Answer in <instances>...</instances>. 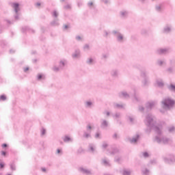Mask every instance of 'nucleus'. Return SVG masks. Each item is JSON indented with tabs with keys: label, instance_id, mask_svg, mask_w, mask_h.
I'll return each instance as SVG.
<instances>
[{
	"label": "nucleus",
	"instance_id": "obj_1",
	"mask_svg": "<svg viewBox=\"0 0 175 175\" xmlns=\"http://www.w3.org/2000/svg\"><path fill=\"white\" fill-rule=\"evenodd\" d=\"M144 122L148 127L146 129V133H148V135L151 133L152 129L155 131L157 133V136L154 138V142H156L158 144H169V142H171V140L162 134V126L157 124L155 116H152L151 113H148L146 116Z\"/></svg>",
	"mask_w": 175,
	"mask_h": 175
},
{
	"label": "nucleus",
	"instance_id": "obj_2",
	"mask_svg": "<svg viewBox=\"0 0 175 175\" xmlns=\"http://www.w3.org/2000/svg\"><path fill=\"white\" fill-rule=\"evenodd\" d=\"M174 100L170 98H165L161 101V105L165 110H170L174 106Z\"/></svg>",
	"mask_w": 175,
	"mask_h": 175
},
{
	"label": "nucleus",
	"instance_id": "obj_3",
	"mask_svg": "<svg viewBox=\"0 0 175 175\" xmlns=\"http://www.w3.org/2000/svg\"><path fill=\"white\" fill-rule=\"evenodd\" d=\"M66 64H68V61L65 59H62L59 62V66H55L53 67V70L54 72H59V70H63L64 68L66 66Z\"/></svg>",
	"mask_w": 175,
	"mask_h": 175
},
{
	"label": "nucleus",
	"instance_id": "obj_4",
	"mask_svg": "<svg viewBox=\"0 0 175 175\" xmlns=\"http://www.w3.org/2000/svg\"><path fill=\"white\" fill-rule=\"evenodd\" d=\"M12 8L14 9V19L15 20H19L20 19V16H21V13H20V4H18V3H13L11 5Z\"/></svg>",
	"mask_w": 175,
	"mask_h": 175
},
{
	"label": "nucleus",
	"instance_id": "obj_5",
	"mask_svg": "<svg viewBox=\"0 0 175 175\" xmlns=\"http://www.w3.org/2000/svg\"><path fill=\"white\" fill-rule=\"evenodd\" d=\"M140 76L143 78L142 81V87H148L150 85V78L147 76V72L146 71H142Z\"/></svg>",
	"mask_w": 175,
	"mask_h": 175
},
{
	"label": "nucleus",
	"instance_id": "obj_6",
	"mask_svg": "<svg viewBox=\"0 0 175 175\" xmlns=\"http://www.w3.org/2000/svg\"><path fill=\"white\" fill-rule=\"evenodd\" d=\"M163 159L164 162L168 165H173V163H175L174 154H167L163 157Z\"/></svg>",
	"mask_w": 175,
	"mask_h": 175
},
{
	"label": "nucleus",
	"instance_id": "obj_7",
	"mask_svg": "<svg viewBox=\"0 0 175 175\" xmlns=\"http://www.w3.org/2000/svg\"><path fill=\"white\" fill-rule=\"evenodd\" d=\"M112 33L116 38L117 42H118L119 43H124V34L121 33L120 31L113 30L112 31Z\"/></svg>",
	"mask_w": 175,
	"mask_h": 175
},
{
	"label": "nucleus",
	"instance_id": "obj_8",
	"mask_svg": "<svg viewBox=\"0 0 175 175\" xmlns=\"http://www.w3.org/2000/svg\"><path fill=\"white\" fill-rule=\"evenodd\" d=\"M91 132H92V124H88L86 131L83 132V137H85V139L91 137Z\"/></svg>",
	"mask_w": 175,
	"mask_h": 175
},
{
	"label": "nucleus",
	"instance_id": "obj_9",
	"mask_svg": "<svg viewBox=\"0 0 175 175\" xmlns=\"http://www.w3.org/2000/svg\"><path fill=\"white\" fill-rule=\"evenodd\" d=\"M110 126V123L106 119H101L100 120V128L102 129H106Z\"/></svg>",
	"mask_w": 175,
	"mask_h": 175
},
{
	"label": "nucleus",
	"instance_id": "obj_10",
	"mask_svg": "<svg viewBox=\"0 0 175 175\" xmlns=\"http://www.w3.org/2000/svg\"><path fill=\"white\" fill-rule=\"evenodd\" d=\"M139 139H140V135L136 134L132 138H129V141L131 144H136L139 142Z\"/></svg>",
	"mask_w": 175,
	"mask_h": 175
},
{
	"label": "nucleus",
	"instance_id": "obj_11",
	"mask_svg": "<svg viewBox=\"0 0 175 175\" xmlns=\"http://www.w3.org/2000/svg\"><path fill=\"white\" fill-rule=\"evenodd\" d=\"M170 67L167 69L168 73H174L175 72V62L174 60H170Z\"/></svg>",
	"mask_w": 175,
	"mask_h": 175
},
{
	"label": "nucleus",
	"instance_id": "obj_12",
	"mask_svg": "<svg viewBox=\"0 0 175 175\" xmlns=\"http://www.w3.org/2000/svg\"><path fill=\"white\" fill-rule=\"evenodd\" d=\"M172 29H173V26H172V25H166L163 28V33H170V32H172Z\"/></svg>",
	"mask_w": 175,
	"mask_h": 175
},
{
	"label": "nucleus",
	"instance_id": "obj_13",
	"mask_svg": "<svg viewBox=\"0 0 175 175\" xmlns=\"http://www.w3.org/2000/svg\"><path fill=\"white\" fill-rule=\"evenodd\" d=\"M79 171L82 173L83 174H87V175H91L92 174V172H91V170L84 168L83 167H81L79 168Z\"/></svg>",
	"mask_w": 175,
	"mask_h": 175
},
{
	"label": "nucleus",
	"instance_id": "obj_14",
	"mask_svg": "<svg viewBox=\"0 0 175 175\" xmlns=\"http://www.w3.org/2000/svg\"><path fill=\"white\" fill-rule=\"evenodd\" d=\"M72 57L74 59H78V58L81 57V52L79 51V49H76L72 54Z\"/></svg>",
	"mask_w": 175,
	"mask_h": 175
},
{
	"label": "nucleus",
	"instance_id": "obj_15",
	"mask_svg": "<svg viewBox=\"0 0 175 175\" xmlns=\"http://www.w3.org/2000/svg\"><path fill=\"white\" fill-rule=\"evenodd\" d=\"M120 98H124L125 99H129L131 94H128L126 91H122L119 93Z\"/></svg>",
	"mask_w": 175,
	"mask_h": 175
},
{
	"label": "nucleus",
	"instance_id": "obj_16",
	"mask_svg": "<svg viewBox=\"0 0 175 175\" xmlns=\"http://www.w3.org/2000/svg\"><path fill=\"white\" fill-rule=\"evenodd\" d=\"M84 106L86 109H92L94 107V103L91 100L85 101Z\"/></svg>",
	"mask_w": 175,
	"mask_h": 175
},
{
	"label": "nucleus",
	"instance_id": "obj_17",
	"mask_svg": "<svg viewBox=\"0 0 175 175\" xmlns=\"http://www.w3.org/2000/svg\"><path fill=\"white\" fill-rule=\"evenodd\" d=\"M156 105L157 103L155 101H150L146 103V107L148 110H151Z\"/></svg>",
	"mask_w": 175,
	"mask_h": 175
},
{
	"label": "nucleus",
	"instance_id": "obj_18",
	"mask_svg": "<svg viewBox=\"0 0 175 175\" xmlns=\"http://www.w3.org/2000/svg\"><path fill=\"white\" fill-rule=\"evenodd\" d=\"M88 151L89 152L94 154V152L96 151V145L94 144H90L88 146Z\"/></svg>",
	"mask_w": 175,
	"mask_h": 175
},
{
	"label": "nucleus",
	"instance_id": "obj_19",
	"mask_svg": "<svg viewBox=\"0 0 175 175\" xmlns=\"http://www.w3.org/2000/svg\"><path fill=\"white\" fill-rule=\"evenodd\" d=\"M120 17L122 18H126L129 16V12L128 10H123L120 12Z\"/></svg>",
	"mask_w": 175,
	"mask_h": 175
},
{
	"label": "nucleus",
	"instance_id": "obj_20",
	"mask_svg": "<svg viewBox=\"0 0 175 175\" xmlns=\"http://www.w3.org/2000/svg\"><path fill=\"white\" fill-rule=\"evenodd\" d=\"M95 62V57H90L86 60L87 65H94Z\"/></svg>",
	"mask_w": 175,
	"mask_h": 175
},
{
	"label": "nucleus",
	"instance_id": "obj_21",
	"mask_svg": "<svg viewBox=\"0 0 175 175\" xmlns=\"http://www.w3.org/2000/svg\"><path fill=\"white\" fill-rule=\"evenodd\" d=\"M169 53L168 48L159 49L157 50V54H167Z\"/></svg>",
	"mask_w": 175,
	"mask_h": 175
},
{
	"label": "nucleus",
	"instance_id": "obj_22",
	"mask_svg": "<svg viewBox=\"0 0 175 175\" xmlns=\"http://www.w3.org/2000/svg\"><path fill=\"white\" fill-rule=\"evenodd\" d=\"M120 150H118V148L111 147V150H109V154H111V155H117V154H118Z\"/></svg>",
	"mask_w": 175,
	"mask_h": 175
},
{
	"label": "nucleus",
	"instance_id": "obj_23",
	"mask_svg": "<svg viewBox=\"0 0 175 175\" xmlns=\"http://www.w3.org/2000/svg\"><path fill=\"white\" fill-rule=\"evenodd\" d=\"M112 117L113 120H116L117 122H119L118 119L121 118V113L116 112V113H113Z\"/></svg>",
	"mask_w": 175,
	"mask_h": 175
},
{
	"label": "nucleus",
	"instance_id": "obj_24",
	"mask_svg": "<svg viewBox=\"0 0 175 175\" xmlns=\"http://www.w3.org/2000/svg\"><path fill=\"white\" fill-rule=\"evenodd\" d=\"M22 31L23 32H31L32 33H33V32H35V30H33V29H31L29 27H24L22 28Z\"/></svg>",
	"mask_w": 175,
	"mask_h": 175
},
{
	"label": "nucleus",
	"instance_id": "obj_25",
	"mask_svg": "<svg viewBox=\"0 0 175 175\" xmlns=\"http://www.w3.org/2000/svg\"><path fill=\"white\" fill-rule=\"evenodd\" d=\"M102 165H104V166H111L110 161L106 158L103 159Z\"/></svg>",
	"mask_w": 175,
	"mask_h": 175
},
{
	"label": "nucleus",
	"instance_id": "obj_26",
	"mask_svg": "<svg viewBox=\"0 0 175 175\" xmlns=\"http://www.w3.org/2000/svg\"><path fill=\"white\" fill-rule=\"evenodd\" d=\"M113 107L115 109H124L125 104H118V103H114Z\"/></svg>",
	"mask_w": 175,
	"mask_h": 175
},
{
	"label": "nucleus",
	"instance_id": "obj_27",
	"mask_svg": "<svg viewBox=\"0 0 175 175\" xmlns=\"http://www.w3.org/2000/svg\"><path fill=\"white\" fill-rule=\"evenodd\" d=\"M156 84H157V87H159L160 88H162V87H163V85H165V84L163 83V81H162V79H158L156 81Z\"/></svg>",
	"mask_w": 175,
	"mask_h": 175
},
{
	"label": "nucleus",
	"instance_id": "obj_28",
	"mask_svg": "<svg viewBox=\"0 0 175 175\" xmlns=\"http://www.w3.org/2000/svg\"><path fill=\"white\" fill-rule=\"evenodd\" d=\"M63 140L65 143H69V142H73V139L72 138H70V137L68 136V135H65L63 137Z\"/></svg>",
	"mask_w": 175,
	"mask_h": 175
},
{
	"label": "nucleus",
	"instance_id": "obj_29",
	"mask_svg": "<svg viewBox=\"0 0 175 175\" xmlns=\"http://www.w3.org/2000/svg\"><path fill=\"white\" fill-rule=\"evenodd\" d=\"M111 75L112 77H118V70H112L111 72Z\"/></svg>",
	"mask_w": 175,
	"mask_h": 175
},
{
	"label": "nucleus",
	"instance_id": "obj_30",
	"mask_svg": "<svg viewBox=\"0 0 175 175\" xmlns=\"http://www.w3.org/2000/svg\"><path fill=\"white\" fill-rule=\"evenodd\" d=\"M165 64V59H159L157 61V65H158V66H162V65H164Z\"/></svg>",
	"mask_w": 175,
	"mask_h": 175
},
{
	"label": "nucleus",
	"instance_id": "obj_31",
	"mask_svg": "<svg viewBox=\"0 0 175 175\" xmlns=\"http://www.w3.org/2000/svg\"><path fill=\"white\" fill-rule=\"evenodd\" d=\"M87 6L89 9H92L95 6V4H94V1H90L87 3Z\"/></svg>",
	"mask_w": 175,
	"mask_h": 175
},
{
	"label": "nucleus",
	"instance_id": "obj_32",
	"mask_svg": "<svg viewBox=\"0 0 175 175\" xmlns=\"http://www.w3.org/2000/svg\"><path fill=\"white\" fill-rule=\"evenodd\" d=\"M142 172L144 175H150V170L147 168H142Z\"/></svg>",
	"mask_w": 175,
	"mask_h": 175
},
{
	"label": "nucleus",
	"instance_id": "obj_33",
	"mask_svg": "<svg viewBox=\"0 0 175 175\" xmlns=\"http://www.w3.org/2000/svg\"><path fill=\"white\" fill-rule=\"evenodd\" d=\"M51 24L53 26H57V25H59V22H58V18H56L55 20H53Z\"/></svg>",
	"mask_w": 175,
	"mask_h": 175
},
{
	"label": "nucleus",
	"instance_id": "obj_34",
	"mask_svg": "<svg viewBox=\"0 0 175 175\" xmlns=\"http://www.w3.org/2000/svg\"><path fill=\"white\" fill-rule=\"evenodd\" d=\"M121 159H122V157H121V155L118 154L115 157V162H121Z\"/></svg>",
	"mask_w": 175,
	"mask_h": 175
},
{
	"label": "nucleus",
	"instance_id": "obj_35",
	"mask_svg": "<svg viewBox=\"0 0 175 175\" xmlns=\"http://www.w3.org/2000/svg\"><path fill=\"white\" fill-rule=\"evenodd\" d=\"M132 173V171L131 170H124L122 174L123 175H131Z\"/></svg>",
	"mask_w": 175,
	"mask_h": 175
},
{
	"label": "nucleus",
	"instance_id": "obj_36",
	"mask_svg": "<svg viewBox=\"0 0 175 175\" xmlns=\"http://www.w3.org/2000/svg\"><path fill=\"white\" fill-rule=\"evenodd\" d=\"M83 51H89V50H90V44H85L83 46Z\"/></svg>",
	"mask_w": 175,
	"mask_h": 175
},
{
	"label": "nucleus",
	"instance_id": "obj_37",
	"mask_svg": "<svg viewBox=\"0 0 175 175\" xmlns=\"http://www.w3.org/2000/svg\"><path fill=\"white\" fill-rule=\"evenodd\" d=\"M168 90H170V91H172L173 92H175V85L173 84H171L168 86Z\"/></svg>",
	"mask_w": 175,
	"mask_h": 175
},
{
	"label": "nucleus",
	"instance_id": "obj_38",
	"mask_svg": "<svg viewBox=\"0 0 175 175\" xmlns=\"http://www.w3.org/2000/svg\"><path fill=\"white\" fill-rule=\"evenodd\" d=\"M133 98H134L133 100H135L136 102H139L140 101V98L139 97V96L136 95V92H134Z\"/></svg>",
	"mask_w": 175,
	"mask_h": 175
},
{
	"label": "nucleus",
	"instance_id": "obj_39",
	"mask_svg": "<svg viewBox=\"0 0 175 175\" xmlns=\"http://www.w3.org/2000/svg\"><path fill=\"white\" fill-rule=\"evenodd\" d=\"M168 131L170 133H173L175 132V127L174 126H171L168 128Z\"/></svg>",
	"mask_w": 175,
	"mask_h": 175
},
{
	"label": "nucleus",
	"instance_id": "obj_40",
	"mask_svg": "<svg viewBox=\"0 0 175 175\" xmlns=\"http://www.w3.org/2000/svg\"><path fill=\"white\" fill-rule=\"evenodd\" d=\"M10 167L11 170L15 171L16 170V164H14V163H11L10 164Z\"/></svg>",
	"mask_w": 175,
	"mask_h": 175
},
{
	"label": "nucleus",
	"instance_id": "obj_41",
	"mask_svg": "<svg viewBox=\"0 0 175 175\" xmlns=\"http://www.w3.org/2000/svg\"><path fill=\"white\" fill-rule=\"evenodd\" d=\"M103 116L105 117H110V111L105 110L103 112Z\"/></svg>",
	"mask_w": 175,
	"mask_h": 175
},
{
	"label": "nucleus",
	"instance_id": "obj_42",
	"mask_svg": "<svg viewBox=\"0 0 175 175\" xmlns=\"http://www.w3.org/2000/svg\"><path fill=\"white\" fill-rule=\"evenodd\" d=\"M59 14L58 13V12H57V10H54L52 13L53 17H55V18H57V17H58Z\"/></svg>",
	"mask_w": 175,
	"mask_h": 175
},
{
	"label": "nucleus",
	"instance_id": "obj_43",
	"mask_svg": "<svg viewBox=\"0 0 175 175\" xmlns=\"http://www.w3.org/2000/svg\"><path fill=\"white\" fill-rule=\"evenodd\" d=\"M109 147V144L107 142H103L102 144L103 150H106Z\"/></svg>",
	"mask_w": 175,
	"mask_h": 175
},
{
	"label": "nucleus",
	"instance_id": "obj_44",
	"mask_svg": "<svg viewBox=\"0 0 175 175\" xmlns=\"http://www.w3.org/2000/svg\"><path fill=\"white\" fill-rule=\"evenodd\" d=\"M5 100H6V96L5 94L0 96V102H5Z\"/></svg>",
	"mask_w": 175,
	"mask_h": 175
},
{
	"label": "nucleus",
	"instance_id": "obj_45",
	"mask_svg": "<svg viewBox=\"0 0 175 175\" xmlns=\"http://www.w3.org/2000/svg\"><path fill=\"white\" fill-rule=\"evenodd\" d=\"M75 40L77 42H83V37H81L80 36H75Z\"/></svg>",
	"mask_w": 175,
	"mask_h": 175
},
{
	"label": "nucleus",
	"instance_id": "obj_46",
	"mask_svg": "<svg viewBox=\"0 0 175 175\" xmlns=\"http://www.w3.org/2000/svg\"><path fill=\"white\" fill-rule=\"evenodd\" d=\"M128 117V120L129 121V122L133 123V122L135 121V118H133V116H127Z\"/></svg>",
	"mask_w": 175,
	"mask_h": 175
},
{
	"label": "nucleus",
	"instance_id": "obj_47",
	"mask_svg": "<svg viewBox=\"0 0 175 175\" xmlns=\"http://www.w3.org/2000/svg\"><path fill=\"white\" fill-rule=\"evenodd\" d=\"M56 154L57 155H62V149H59V148L57 149Z\"/></svg>",
	"mask_w": 175,
	"mask_h": 175
},
{
	"label": "nucleus",
	"instance_id": "obj_48",
	"mask_svg": "<svg viewBox=\"0 0 175 175\" xmlns=\"http://www.w3.org/2000/svg\"><path fill=\"white\" fill-rule=\"evenodd\" d=\"M109 35H110V32L105 30L104 31V34H103V37L104 38H107V36H109Z\"/></svg>",
	"mask_w": 175,
	"mask_h": 175
},
{
	"label": "nucleus",
	"instance_id": "obj_49",
	"mask_svg": "<svg viewBox=\"0 0 175 175\" xmlns=\"http://www.w3.org/2000/svg\"><path fill=\"white\" fill-rule=\"evenodd\" d=\"M72 8V5L70 4H67L66 5H64V8L66 10H69Z\"/></svg>",
	"mask_w": 175,
	"mask_h": 175
},
{
	"label": "nucleus",
	"instance_id": "obj_50",
	"mask_svg": "<svg viewBox=\"0 0 175 175\" xmlns=\"http://www.w3.org/2000/svg\"><path fill=\"white\" fill-rule=\"evenodd\" d=\"M42 79H44V76L42 74H39L38 75V80H42Z\"/></svg>",
	"mask_w": 175,
	"mask_h": 175
},
{
	"label": "nucleus",
	"instance_id": "obj_51",
	"mask_svg": "<svg viewBox=\"0 0 175 175\" xmlns=\"http://www.w3.org/2000/svg\"><path fill=\"white\" fill-rule=\"evenodd\" d=\"M102 57L103 59H106L109 58V54L104 53V54H103Z\"/></svg>",
	"mask_w": 175,
	"mask_h": 175
},
{
	"label": "nucleus",
	"instance_id": "obj_52",
	"mask_svg": "<svg viewBox=\"0 0 175 175\" xmlns=\"http://www.w3.org/2000/svg\"><path fill=\"white\" fill-rule=\"evenodd\" d=\"M95 138L96 139H100V133H96L95 135Z\"/></svg>",
	"mask_w": 175,
	"mask_h": 175
},
{
	"label": "nucleus",
	"instance_id": "obj_53",
	"mask_svg": "<svg viewBox=\"0 0 175 175\" xmlns=\"http://www.w3.org/2000/svg\"><path fill=\"white\" fill-rule=\"evenodd\" d=\"M143 157H144V158H148V152H144Z\"/></svg>",
	"mask_w": 175,
	"mask_h": 175
},
{
	"label": "nucleus",
	"instance_id": "obj_54",
	"mask_svg": "<svg viewBox=\"0 0 175 175\" xmlns=\"http://www.w3.org/2000/svg\"><path fill=\"white\" fill-rule=\"evenodd\" d=\"M161 5H157L156 6V10H157V12H161Z\"/></svg>",
	"mask_w": 175,
	"mask_h": 175
},
{
	"label": "nucleus",
	"instance_id": "obj_55",
	"mask_svg": "<svg viewBox=\"0 0 175 175\" xmlns=\"http://www.w3.org/2000/svg\"><path fill=\"white\" fill-rule=\"evenodd\" d=\"M77 5L79 6V8H80L81 6H83V1H78L77 2Z\"/></svg>",
	"mask_w": 175,
	"mask_h": 175
},
{
	"label": "nucleus",
	"instance_id": "obj_56",
	"mask_svg": "<svg viewBox=\"0 0 175 175\" xmlns=\"http://www.w3.org/2000/svg\"><path fill=\"white\" fill-rule=\"evenodd\" d=\"M139 111H144V107H142V106H139Z\"/></svg>",
	"mask_w": 175,
	"mask_h": 175
},
{
	"label": "nucleus",
	"instance_id": "obj_57",
	"mask_svg": "<svg viewBox=\"0 0 175 175\" xmlns=\"http://www.w3.org/2000/svg\"><path fill=\"white\" fill-rule=\"evenodd\" d=\"M41 135L43 136L44 135H46V130L45 129H42L41 131Z\"/></svg>",
	"mask_w": 175,
	"mask_h": 175
},
{
	"label": "nucleus",
	"instance_id": "obj_58",
	"mask_svg": "<svg viewBox=\"0 0 175 175\" xmlns=\"http://www.w3.org/2000/svg\"><path fill=\"white\" fill-rule=\"evenodd\" d=\"M101 2H103L105 3V5H107V3H109V0H101Z\"/></svg>",
	"mask_w": 175,
	"mask_h": 175
},
{
	"label": "nucleus",
	"instance_id": "obj_59",
	"mask_svg": "<svg viewBox=\"0 0 175 175\" xmlns=\"http://www.w3.org/2000/svg\"><path fill=\"white\" fill-rule=\"evenodd\" d=\"M113 139H118V135L117 133L113 134Z\"/></svg>",
	"mask_w": 175,
	"mask_h": 175
},
{
	"label": "nucleus",
	"instance_id": "obj_60",
	"mask_svg": "<svg viewBox=\"0 0 175 175\" xmlns=\"http://www.w3.org/2000/svg\"><path fill=\"white\" fill-rule=\"evenodd\" d=\"M68 28H69V25H65L64 27V30L66 31V29H68Z\"/></svg>",
	"mask_w": 175,
	"mask_h": 175
},
{
	"label": "nucleus",
	"instance_id": "obj_61",
	"mask_svg": "<svg viewBox=\"0 0 175 175\" xmlns=\"http://www.w3.org/2000/svg\"><path fill=\"white\" fill-rule=\"evenodd\" d=\"M5 167V165L2 163H0V169H3Z\"/></svg>",
	"mask_w": 175,
	"mask_h": 175
},
{
	"label": "nucleus",
	"instance_id": "obj_62",
	"mask_svg": "<svg viewBox=\"0 0 175 175\" xmlns=\"http://www.w3.org/2000/svg\"><path fill=\"white\" fill-rule=\"evenodd\" d=\"M40 5H42V3H40V2H38V3H36V6L37 8H39V6H40Z\"/></svg>",
	"mask_w": 175,
	"mask_h": 175
},
{
	"label": "nucleus",
	"instance_id": "obj_63",
	"mask_svg": "<svg viewBox=\"0 0 175 175\" xmlns=\"http://www.w3.org/2000/svg\"><path fill=\"white\" fill-rule=\"evenodd\" d=\"M1 155H3V157H5L6 156V152L2 151L1 152Z\"/></svg>",
	"mask_w": 175,
	"mask_h": 175
},
{
	"label": "nucleus",
	"instance_id": "obj_64",
	"mask_svg": "<svg viewBox=\"0 0 175 175\" xmlns=\"http://www.w3.org/2000/svg\"><path fill=\"white\" fill-rule=\"evenodd\" d=\"M28 70H29V67H26V68H24V72H28Z\"/></svg>",
	"mask_w": 175,
	"mask_h": 175
}]
</instances>
